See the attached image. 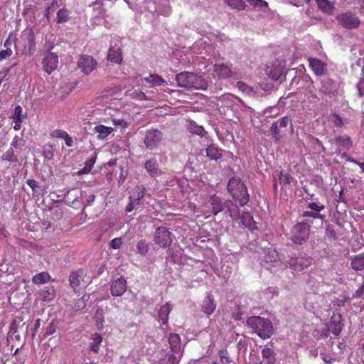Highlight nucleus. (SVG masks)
<instances>
[{
  "label": "nucleus",
  "mask_w": 364,
  "mask_h": 364,
  "mask_svg": "<svg viewBox=\"0 0 364 364\" xmlns=\"http://www.w3.org/2000/svg\"><path fill=\"white\" fill-rule=\"evenodd\" d=\"M154 241L161 247H168L173 241L172 233L166 227H159L155 231Z\"/></svg>",
  "instance_id": "7"
},
{
  "label": "nucleus",
  "mask_w": 364,
  "mask_h": 364,
  "mask_svg": "<svg viewBox=\"0 0 364 364\" xmlns=\"http://www.w3.org/2000/svg\"><path fill=\"white\" fill-rule=\"evenodd\" d=\"M22 141L21 138L19 137L18 136L16 135L14 139H13V141L11 144V147H12L13 149H17L18 148V144L19 142Z\"/></svg>",
  "instance_id": "61"
},
{
  "label": "nucleus",
  "mask_w": 364,
  "mask_h": 364,
  "mask_svg": "<svg viewBox=\"0 0 364 364\" xmlns=\"http://www.w3.org/2000/svg\"><path fill=\"white\" fill-rule=\"evenodd\" d=\"M65 141V143L67 146L71 147L73 146V138L67 133L63 139Z\"/></svg>",
  "instance_id": "62"
},
{
  "label": "nucleus",
  "mask_w": 364,
  "mask_h": 364,
  "mask_svg": "<svg viewBox=\"0 0 364 364\" xmlns=\"http://www.w3.org/2000/svg\"><path fill=\"white\" fill-rule=\"evenodd\" d=\"M69 18V12L67 9H61L57 13V23L66 22Z\"/></svg>",
  "instance_id": "41"
},
{
  "label": "nucleus",
  "mask_w": 364,
  "mask_h": 364,
  "mask_svg": "<svg viewBox=\"0 0 364 364\" xmlns=\"http://www.w3.org/2000/svg\"><path fill=\"white\" fill-rule=\"evenodd\" d=\"M290 119L288 117H284L277 121L276 122L278 123V125L279 128H284L287 127L288 123L289 122Z\"/></svg>",
  "instance_id": "55"
},
{
  "label": "nucleus",
  "mask_w": 364,
  "mask_h": 364,
  "mask_svg": "<svg viewBox=\"0 0 364 364\" xmlns=\"http://www.w3.org/2000/svg\"><path fill=\"white\" fill-rule=\"evenodd\" d=\"M279 127L278 125V123L277 122H274L272 124L271 126V131L273 132L274 134H279Z\"/></svg>",
  "instance_id": "63"
},
{
  "label": "nucleus",
  "mask_w": 364,
  "mask_h": 364,
  "mask_svg": "<svg viewBox=\"0 0 364 364\" xmlns=\"http://www.w3.org/2000/svg\"><path fill=\"white\" fill-rule=\"evenodd\" d=\"M181 356L182 354L180 351H178V353H173V354L168 355L166 364H178Z\"/></svg>",
  "instance_id": "42"
},
{
  "label": "nucleus",
  "mask_w": 364,
  "mask_h": 364,
  "mask_svg": "<svg viewBox=\"0 0 364 364\" xmlns=\"http://www.w3.org/2000/svg\"><path fill=\"white\" fill-rule=\"evenodd\" d=\"M304 217H311L314 219L319 218V219H323V216L321 215L320 213L310 212V211H304L302 214Z\"/></svg>",
  "instance_id": "53"
},
{
  "label": "nucleus",
  "mask_w": 364,
  "mask_h": 364,
  "mask_svg": "<svg viewBox=\"0 0 364 364\" xmlns=\"http://www.w3.org/2000/svg\"><path fill=\"white\" fill-rule=\"evenodd\" d=\"M50 280V274L46 272H42L34 275L32 281L36 284H43Z\"/></svg>",
  "instance_id": "32"
},
{
  "label": "nucleus",
  "mask_w": 364,
  "mask_h": 364,
  "mask_svg": "<svg viewBox=\"0 0 364 364\" xmlns=\"http://www.w3.org/2000/svg\"><path fill=\"white\" fill-rule=\"evenodd\" d=\"M326 235L329 237H331L333 239L336 238V232L333 229V227L331 225H327V227L326 228Z\"/></svg>",
  "instance_id": "54"
},
{
  "label": "nucleus",
  "mask_w": 364,
  "mask_h": 364,
  "mask_svg": "<svg viewBox=\"0 0 364 364\" xmlns=\"http://www.w3.org/2000/svg\"><path fill=\"white\" fill-rule=\"evenodd\" d=\"M23 109L20 105H17L15 107L14 117H25V115L23 114Z\"/></svg>",
  "instance_id": "60"
},
{
  "label": "nucleus",
  "mask_w": 364,
  "mask_h": 364,
  "mask_svg": "<svg viewBox=\"0 0 364 364\" xmlns=\"http://www.w3.org/2000/svg\"><path fill=\"white\" fill-rule=\"evenodd\" d=\"M225 213L232 219H237L240 217V209L238 206L230 200H226Z\"/></svg>",
  "instance_id": "22"
},
{
  "label": "nucleus",
  "mask_w": 364,
  "mask_h": 364,
  "mask_svg": "<svg viewBox=\"0 0 364 364\" xmlns=\"http://www.w3.org/2000/svg\"><path fill=\"white\" fill-rule=\"evenodd\" d=\"M209 203L212 209L211 213L213 215H217L225 210L226 200L216 195H213L210 197Z\"/></svg>",
  "instance_id": "12"
},
{
  "label": "nucleus",
  "mask_w": 364,
  "mask_h": 364,
  "mask_svg": "<svg viewBox=\"0 0 364 364\" xmlns=\"http://www.w3.org/2000/svg\"><path fill=\"white\" fill-rule=\"evenodd\" d=\"M213 72L220 79L231 77L234 74L230 67L223 63H215L213 65Z\"/></svg>",
  "instance_id": "13"
},
{
  "label": "nucleus",
  "mask_w": 364,
  "mask_h": 364,
  "mask_svg": "<svg viewBox=\"0 0 364 364\" xmlns=\"http://www.w3.org/2000/svg\"><path fill=\"white\" fill-rule=\"evenodd\" d=\"M170 348L173 353H178L181 350V338L177 333H171L168 338Z\"/></svg>",
  "instance_id": "26"
},
{
  "label": "nucleus",
  "mask_w": 364,
  "mask_h": 364,
  "mask_svg": "<svg viewBox=\"0 0 364 364\" xmlns=\"http://www.w3.org/2000/svg\"><path fill=\"white\" fill-rule=\"evenodd\" d=\"M291 178V177L289 173H283L281 172L279 176V181L280 183L290 184Z\"/></svg>",
  "instance_id": "50"
},
{
  "label": "nucleus",
  "mask_w": 364,
  "mask_h": 364,
  "mask_svg": "<svg viewBox=\"0 0 364 364\" xmlns=\"http://www.w3.org/2000/svg\"><path fill=\"white\" fill-rule=\"evenodd\" d=\"M329 120L337 128H341L347 124L348 120L342 118L337 113H331L329 114Z\"/></svg>",
  "instance_id": "30"
},
{
  "label": "nucleus",
  "mask_w": 364,
  "mask_h": 364,
  "mask_svg": "<svg viewBox=\"0 0 364 364\" xmlns=\"http://www.w3.org/2000/svg\"><path fill=\"white\" fill-rule=\"evenodd\" d=\"M247 325L262 339L269 338L273 333V326L268 318L251 316L247 318Z\"/></svg>",
  "instance_id": "2"
},
{
  "label": "nucleus",
  "mask_w": 364,
  "mask_h": 364,
  "mask_svg": "<svg viewBox=\"0 0 364 364\" xmlns=\"http://www.w3.org/2000/svg\"><path fill=\"white\" fill-rule=\"evenodd\" d=\"M96 159H97V154H94L93 156H92L90 159H89L87 161H86L85 165L84 167V170L86 172H89L92 170V168L94 166V164H95Z\"/></svg>",
  "instance_id": "45"
},
{
  "label": "nucleus",
  "mask_w": 364,
  "mask_h": 364,
  "mask_svg": "<svg viewBox=\"0 0 364 364\" xmlns=\"http://www.w3.org/2000/svg\"><path fill=\"white\" fill-rule=\"evenodd\" d=\"M224 1L231 8L239 11L245 10L246 4L243 0H224Z\"/></svg>",
  "instance_id": "35"
},
{
  "label": "nucleus",
  "mask_w": 364,
  "mask_h": 364,
  "mask_svg": "<svg viewBox=\"0 0 364 364\" xmlns=\"http://www.w3.org/2000/svg\"><path fill=\"white\" fill-rule=\"evenodd\" d=\"M78 191L76 189H73L67 192V193L65 195V198L67 200H71L70 196H74L75 198L73 200V202L78 198Z\"/></svg>",
  "instance_id": "56"
},
{
  "label": "nucleus",
  "mask_w": 364,
  "mask_h": 364,
  "mask_svg": "<svg viewBox=\"0 0 364 364\" xmlns=\"http://www.w3.org/2000/svg\"><path fill=\"white\" fill-rule=\"evenodd\" d=\"M218 356L222 364H231L232 363L226 349L222 348L218 351Z\"/></svg>",
  "instance_id": "39"
},
{
  "label": "nucleus",
  "mask_w": 364,
  "mask_h": 364,
  "mask_svg": "<svg viewBox=\"0 0 364 364\" xmlns=\"http://www.w3.org/2000/svg\"><path fill=\"white\" fill-rule=\"evenodd\" d=\"M127 282L123 277L114 280L110 286V291L112 296H120L126 291Z\"/></svg>",
  "instance_id": "10"
},
{
  "label": "nucleus",
  "mask_w": 364,
  "mask_h": 364,
  "mask_svg": "<svg viewBox=\"0 0 364 364\" xmlns=\"http://www.w3.org/2000/svg\"><path fill=\"white\" fill-rule=\"evenodd\" d=\"M122 244V239L120 237H115L110 242V247L113 249H119Z\"/></svg>",
  "instance_id": "52"
},
{
  "label": "nucleus",
  "mask_w": 364,
  "mask_h": 364,
  "mask_svg": "<svg viewBox=\"0 0 364 364\" xmlns=\"http://www.w3.org/2000/svg\"><path fill=\"white\" fill-rule=\"evenodd\" d=\"M176 80L181 87L196 90H205L208 83L201 76L189 72H181L176 75Z\"/></svg>",
  "instance_id": "1"
},
{
  "label": "nucleus",
  "mask_w": 364,
  "mask_h": 364,
  "mask_svg": "<svg viewBox=\"0 0 364 364\" xmlns=\"http://www.w3.org/2000/svg\"><path fill=\"white\" fill-rule=\"evenodd\" d=\"M90 340L92 342L90 344V350L95 353H98L102 342V336L98 333H95L91 335Z\"/></svg>",
  "instance_id": "25"
},
{
  "label": "nucleus",
  "mask_w": 364,
  "mask_h": 364,
  "mask_svg": "<svg viewBox=\"0 0 364 364\" xmlns=\"http://www.w3.org/2000/svg\"><path fill=\"white\" fill-rule=\"evenodd\" d=\"M144 81L151 85L152 87L160 86L165 83V80L159 75L153 74L144 78Z\"/></svg>",
  "instance_id": "31"
},
{
  "label": "nucleus",
  "mask_w": 364,
  "mask_h": 364,
  "mask_svg": "<svg viewBox=\"0 0 364 364\" xmlns=\"http://www.w3.org/2000/svg\"><path fill=\"white\" fill-rule=\"evenodd\" d=\"M309 232V226L306 223H299L291 228L290 239L294 243L301 245L306 242Z\"/></svg>",
  "instance_id": "5"
},
{
  "label": "nucleus",
  "mask_w": 364,
  "mask_h": 364,
  "mask_svg": "<svg viewBox=\"0 0 364 364\" xmlns=\"http://www.w3.org/2000/svg\"><path fill=\"white\" fill-rule=\"evenodd\" d=\"M308 208L314 210L316 213H319V212L325 208V206L320 203L311 202L308 204Z\"/></svg>",
  "instance_id": "46"
},
{
  "label": "nucleus",
  "mask_w": 364,
  "mask_h": 364,
  "mask_svg": "<svg viewBox=\"0 0 364 364\" xmlns=\"http://www.w3.org/2000/svg\"><path fill=\"white\" fill-rule=\"evenodd\" d=\"M262 356L264 364H275V353L272 349L267 347L263 348L262 350Z\"/></svg>",
  "instance_id": "24"
},
{
  "label": "nucleus",
  "mask_w": 364,
  "mask_h": 364,
  "mask_svg": "<svg viewBox=\"0 0 364 364\" xmlns=\"http://www.w3.org/2000/svg\"><path fill=\"white\" fill-rule=\"evenodd\" d=\"M56 331V328L53 323H50L47 327L44 336H48L53 334Z\"/></svg>",
  "instance_id": "57"
},
{
  "label": "nucleus",
  "mask_w": 364,
  "mask_h": 364,
  "mask_svg": "<svg viewBox=\"0 0 364 364\" xmlns=\"http://www.w3.org/2000/svg\"><path fill=\"white\" fill-rule=\"evenodd\" d=\"M338 23L346 29H356L360 26V20L359 17L350 11L343 12L336 17Z\"/></svg>",
  "instance_id": "4"
},
{
  "label": "nucleus",
  "mask_w": 364,
  "mask_h": 364,
  "mask_svg": "<svg viewBox=\"0 0 364 364\" xmlns=\"http://www.w3.org/2000/svg\"><path fill=\"white\" fill-rule=\"evenodd\" d=\"M1 159L3 161H16L18 159L14 154V151L12 147H10L6 152L3 154L1 156Z\"/></svg>",
  "instance_id": "40"
},
{
  "label": "nucleus",
  "mask_w": 364,
  "mask_h": 364,
  "mask_svg": "<svg viewBox=\"0 0 364 364\" xmlns=\"http://www.w3.org/2000/svg\"><path fill=\"white\" fill-rule=\"evenodd\" d=\"M311 264V259H301L296 261V266L299 267V270L304 269Z\"/></svg>",
  "instance_id": "44"
},
{
  "label": "nucleus",
  "mask_w": 364,
  "mask_h": 364,
  "mask_svg": "<svg viewBox=\"0 0 364 364\" xmlns=\"http://www.w3.org/2000/svg\"><path fill=\"white\" fill-rule=\"evenodd\" d=\"M39 294L43 301H51L55 297V289L53 286L46 287L41 290Z\"/></svg>",
  "instance_id": "27"
},
{
  "label": "nucleus",
  "mask_w": 364,
  "mask_h": 364,
  "mask_svg": "<svg viewBox=\"0 0 364 364\" xmlns=\"http://www.w3.org/2000/svg\"><path fill=\"white\" fill-rule=\"evenodd\" d=\"M335 142L346 150L353 146V141L350 136L339 135L335 138Z\"/></svg>",
  "instance_id": "29"
},
{
  "label": "nucleus",
  "mask_w": 364,
  "mask_h": 364,
  "mask_svg": "<svg viewBox=\"0 0 364 364\" xmlns=\"http://www.w3.org/2000/svg\"><path fill=\"white\" fill-rule=\"evenodd\" d=\"M111 121L113 125L119 127L122 129L127 128L129 126V123L123 119L113 118Z\"/></svg>",
  "instance_id": "43"
},
{
  "label": "nucleus",
  "mask_w": 364,
  "mask_h": 364,
  "mask_svg": "<svg viewBox=\"0 0 364 364\" xmlns=\"http://www.w3.org/2000/svg\"><path fill=\"white\" fill-rule=\"evenodd\" d=\"M58 5V1L56 0H53L52 1V3L50 4V5H48L46 7V10H45V16L46 17L47 20L48 21L49 20V18H50V11L51 10L53 11V9L55 7H57Z\"/></svg>",
  "instance_id": "48"
},
{
  "label": "nucleus",
  "mask_w": 364,
  "mask_h": 364,
  "mask_svg": "<svg viewBox=\"0 0 364 364\" xmlns=\"http://www.w3.org/2000/svg\"><path fill=\"white\" fill-rule=\"evenodd\" d=\"M97 60L90 55H82L80 57L77 66L85 75L91 73L97 67Z\"/></svg>",
  "instance_id": "9"
},
{
  "label": "nucleus",
  "mask_w": 364,
  "mask_h": 364,
  "mask_svg": "<svg viewBox=\"0 0 364 364\" xmlns=\"http://www.w3.org/2000/svg\"><path fill=\"white\" fill-rule=\"evenodd\" d=\"M188 129L191 134H197L200 136H204L207 134V132L202 126H198L193 123L190 124Z\"/></svg>",
  "instance_id": "36"
},
{
  "label": "nucleus",
  "mask_w": 364,
  "mask_h": 364,
  "mask_svg": "<svg viewBox=\"0 0 364 364\" xmlns=\"http://www.w3.org/2000/svg\"><path fill=\"white\" fill-rule=\"evenodd\" d=\"M67 134V132L64 130L56 129L53 130L50 133V136L51 138H59V139H63L64 136Z\"/></svg>",
  "instance_id": "47"
},
{
  "label": "nucleus",
  "mask_w": 364,
  "mask_h": 364,
  "mask_svg": "<svg viewBox=\"0 0 364 364\" xmlns=\"http://www.w3.org/2000/svg\"><path fill=\"white\" fill-rule=\"evenodd\" d=\"M53 46L46 50L43 53L44 58L42 60L43 70L48 74H51L58 65V56L56 53L51 52Z\"/></svg>",
  "instance_id": "8"
},
{
  "label": "nucleus",
  "mask_w": 364,
  "mask_h": 364,
  "mask_svg": "<svg viewBox=\"0 0 364 364\" xmlns=\"http://www.w3.org/2000/svg\"><path fill=\"white\" fill-rule=\"evenodd\" d=\"M43 155L47 160H50L54 156V149L50 144H46L43 147Z\"/></svg>",
  "instance_id": "37"
},
{
  "label": "nucleus",
  "mask_w": 364,
  "mask_h": 364,
  "mask_svg": "<svg viewBox=\"0 0 364 364\" xmlns=\"http://www.w3.org/2000/svg\"><path fill=\"white\" fill-rule=\"evenodd\" d=\"M107 60L114 63L122 64L123 58L120 48L117 47L116 45L110 46L108 50Z\"/></svg>",
  "instance_id": "17"
},
{
  "label": "nucleus",
  "mask_w": 364,
  "mask_h": 364,
  "mask_svg": "<svg viewBox=\"0 0 364 364\" xmlns=\"http://www.w3.org/2000/svg\"><path fill=\"white\" fill-rule=\"evenodd\" d=\"M26 44L24 50H27L29 55H33L36 50V36L31 28L25 30Z\"/></svg>",
  "instance_id": "15"
},
{
  "label": "nucleus",
  "mask_w": 364,
  "mask_h": 364,
  "mask_svg": "<svg viewBox=\"0 0 364 364\" xmlns=\"http://www.w3.org/2000/svg\"><path fill=\"white\" fill-rule=\"evenodd\" d=\"M114 129L111 127H107L103 124H98L93 129L95 134H97V138L100 140L105 139L112 132Z\"/></svg>",
  "instance_id": "18"
},
{
  "label": "nucleus",
  "mask_w": 364,
  "mask_h": 364,
  "mask_svg": "<svg viewBox=\"0 0 364 364\" xmlns=\"http://www.w3.org/2000/svg\"><path fill=\"white\" fill-rule=\"evenodd\" d=\"M223 150L215 144H210L206 148V154L211 160H218L222 156Z\"/></svg>",
  "instance_id": "23"
},
{
  "label": "nucleus",
  "mask_w": 364,
  "mask_h": 364,
  "mask_svg": "<svg viewBox=\"0 0 364 364\" xmlns=\"http://www.w3.org/2000/svg\"><path fill=\"white\" fill-rule=\"evenodd\" d=\"M144 168L151 177H156L162 174L161 170L157 160L155 158H151L144 164Z\"/></svg>",
  "instance_id": "16"
},
{
  "label": "nucleus",
  "mask_w": 364,
  "mask_h": 364,
  "mask_svg": "<svg viewBox=\"0 0 364 364\" xmlns=\"http://www.w3.org/2000/svg\"><path fill=\"white\" fill-rule=\"evenodd\" d=\"M318 9L323 12L330 14L332 13L333 6L328 0H316Z\"/></svg>",
  "instance_id": "33"
},
{
  "label": "nucleus",
  "mask_w": 364,
  "mask_h": 364,
  "mask_svg": "<svg viewBox=\"0 0 364 364\" xmlns=\"http://www.w3.org/2000/svg\"><path fill=\"white\" fill-rule=\"evenodd\" d=\"M309 67L317 76H322L327 73V64L318 58H309L308 59Z\"/></svg>",
  "instance_id": "11"
},
{
  "label": "nucleus",
  "mask_w": 364,
  "mask_h": 364,
  "mask_svg": "<svg viewBox=\"0 0 364 364\" xmlns=\"http://www.w3.org/2000/svg\"><path fill=\"white\" fill-rule=\"evenodd\" d=\"M83 276V271L78 270L71 272L69 277V281L72 288L77 291L80 286L81 279Z\"/></svg>",
  "instance_id": "21"
},
{
  "label": "nucleus",
  "mask_w": 364,
  "mask_h": 364,
  "mask_svg": "<svg viewBox=\"0 0 364 364\" xmlns=\"http://www.w3.org/2000/svg\"><path fill=\"white\" fill-rule=\"evenodd\" d=\"M201 311L207 316L211 315L216 309V303L211 294H208L200 305Z\"/></svg>",
  "instance_id": "14"
},
{
  "label": "nucleus",
  "mask_w": 364,
  "mask_h": 364,
  "mask_svg": "<svg viewBox=\"0 0 364 364\" xmlns=\"http://www.w3.org/2000/svg\"><path fill=\"white\" fill-rule=\"evenodd\" d=\"M172 310V307L168 303L162 305L158 311V319L161 324L165 325L168 323V315Z\"/></svg>",
  "instance_id": "20"
},
{
  "label": "nucleus",
  "mask_w": 364,
  "mask_h": 364,
  "mask_svg": "<svg viewBox=\"0 0 364 364\" xmlns=\"http://www.w3.org/2000/svg\"><path fill=\"white\" fill-rule=\"evenodd\" d=\"M255 7H268V3L264 0H247Z\"/></svg>",
  "instance_id": "49"
},
{
  "label": "nucleus",
  "mask_w": 364,
  "mask_h": 364,
  "mask_svg": "<svg viewBox=\"0 0 364 364\" xmlns=\"http://www.w3.org/2000/svg\"><path fill=\"white\" fill-rule=\"evenodd\" d=\"M145 191V187L143 185L136 186L134 191V196H132V200L136 201V205H139L141 203V200L144 196Z\"/></svg>",
  "instance_id": "34"
},
{
  "label": "nucleus",
  "mask_w": 364,
  "mask_h": 364,
  "mask_svg": "<svg viewBox=\"0 0 364 364\" xmlns=\"http://www.w3.org/2000/svg\"><path fill=\"white\" fill-rule=\"evenodd\" d=\"M40 326H41V319L38 318L36 320L35 324H34V328L32 330L33 331V333H32L33 337L35 336V334H36V331H38V329L39 328Z\"/></svg>",
  "instance_id": "64"
},
{
  "label": "nucleus",
  "mask_w": 364,
  "mask_h": 364,
  "mask_svg": "<svg viewBox=\"0 0 364 364\" xmlns=\"http://www.w3.org/2000/svg\"><path fill=\"white\" fill-rule=\"evenodd\" d=\"M163 133L157 129H149L146 132L144 143L146 149L154 150L163 139Z\"/></svg>",
  "instance_id": "6"
},
{
  "label": "nucleus",
  "mask_w": 364,
  "mask_h": 364,
  "mask_svg": "<svg viewBox=\"0 0 364 364\" xmlns=\"http://www.w3.org/2000/svg\"><path fill=\"white\" fill-rule=\"evenodd\" d=\"M228 191L240 206L246 205L250 199L247 188L238 178H232L228 183Z\"/></svg>",
  "instance_id": "3"
},
{
  "label": "nucleus",
  "mask_w": 364,
  "mask_h": 364,
  "mask_svg": "<svg viewBox=\"0 0 364 364\" xmlns=\"http://www.w3.org/2000/svg\"><path fill=\"white\" fill-rule=\"evenodd\" d=\"M13 53L12 50L10 48H7V49L2 50L0 51V60L4 59H6L11 56Z\"/></svg>",
  "instance_id": "51"
},
{
  "label": "nucleus",
  "mask_w": 364,
  "mask_h": 364,
  "mask_svg": "<svg viewBox=\"0 0 364 364\" xmlns=\"http://www.w3.org/2000/svg\"><path fill=\"white\" fill-rule=\"evenodd\" d=\"M241 219V222L243 225L250 230L257 229L256 222H255L253 217L250 212H243L239 217Z\"/></svg>",
  "instance_id": "19"
},
{
  "label": "nucleus",
  "mask_w": 364,
  "mask_h": 364,
  "mask_svg": "<svg viewBox=\"0 0 364 364\" xmlns=\"http://www.w3.org/2000/svg\"><path fill=\"white\" fill-rule=\"evenodd\" d=\"M129 198V203L127 204L125 210L127 212H132L135 208L136 203V201L132 200V196H130Z\"/></svg>",
  "instance_id": "58"
},
{
  "label": "nucleus",
  "mask_w": 364,
  "mask_h": 364,
  "mask_svg": "<svg viewBox=\"0 0 364 364\" xmlns=\"http://www.w3.org/2000/svg\"><path fill=\"white\" fill-rule=\"evenodd\" d=\"M351 267L355 271L364 269V252L354 257L351 261Z\"/></svg>",
  "instance_id": "28"
},
{
  "label": "nucleus",
  "mask_w": 364,
  "mask_h": 364,
  "mask_svg": "<svg viewBox=\"0 0 364 364\" xmlns=\"http://www.w3.org/2000/svg\"><path fill=\"white\" fill-rule=\"evenodd\" d=\"M27 184L34 192L37 188L39 187V183L34 179H28L26 181Z\"/></svg>",
  "instance_id": "59"
},
{
  "label": "nucleus",
  "mask_w": 364,
  "mask_h": 364,
  "mask_svg": "<svg viewBox=\"0 0 364 364\" xmlns=\"http://www.w3.org/2000/svg\"><path fill=\"white\" fill-rule=\"evenodd\" d=\"M136 249L137 253L141 255H145L149 250V244L146 242V240L142 239L137 242Z\"/></svg>",
  "instance_id": "38"
}]
</instances>
